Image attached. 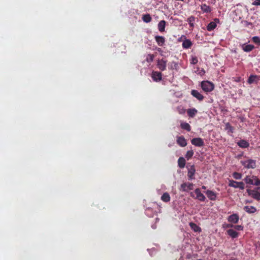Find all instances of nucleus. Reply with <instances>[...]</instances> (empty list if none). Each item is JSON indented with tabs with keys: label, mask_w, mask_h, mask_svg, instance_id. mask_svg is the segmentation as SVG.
<instances>
[{
	"label": "nucleus",
	"mask_w": 260,
	"mask_h": 260,
	"mask_svg": "<svg viewBox=\"0 0 260 260\" xmlns=\"http://www.w3.org/2000/svg\"><path fill=\"white\" fill-rule=\"evenodd\" d=\"M243 210L248 213H254L256 212V208L252 206H245L243 207Z\"/></svg>",
	"instance_id": "nucleus-19"
},
{
	"label": "nucleus",
	"mask_w": 260,
	"mask_h": 260,
	"mask_svg": "<svg viewBox=\"0 0 260 260\" xmlns=\"http://www.w3.org/2000/svg\"><path fill=\"white\" fill-rule=\"evenodd\" d=\"M228 221H229L230 223L234 224L238 223L239 221L238 215L236 213L231 215L228 217Z\"/></svg>",
	"instance_id": "nucleus-15"
},
{
	"label": "nucleus",
	"mask_w": 260,
	"mask_h": 260,
	"mask_svg": "<svg viewBox=\"0 0 260 260\" xmlns=\"http://www.w3.org/2000/svg\"><path fill=\"white\" fill-rule=\"evenodd\" d=\"M194 20H196V18L194 16H189L188 18H187V22H188L189 27H194L193 22L194 21Z\"/></svg>",
	"instance_id": "nucleus-30"
},
{
	"label": "nucleus",
	"mask_w": 260,
	"mask_h": 260,
	"mask_svg": "<svg viewBox=\"0 0 260 260\" xmlns=\"http://www.w3.org/2000/svg\"><path fill=\"white\" fill-rule=\"evenodd\" d=\"M247 192L248 195L252 197L253 199L260 201V194L258 192L256 191L255 190L248 189Z\"/></svg>",
	"instance_id": "nucleus-7"
},
{
	"label": "nucleus",
	"mask_w": 260,
	"mask_h": 260,
	"mask_svg": "<svg viewBox=\"0 0 260 260\" xmlns=\"http://www.w3.org/2000/svg\"><path fill=\"white\" fill-rule=\"evenodd\" d=\"M234 229L237 231H243V226L240 225H236L234 226Z\"/></svg>",
	"instance_id": "nucleus-40"
},
{
	"label": "nucleus",
	"mask_w": 260,
	"mask_h": 260,
	"mask_svg": "<svg viewBox=\"0 0 260 260\" xmlns=\"http://www.w3.org/2000/svg\"><path fill=\"white\" fill-rule=\"evenodd\" d=\"M197 260H202V259H197Z\"/></svg>",
	"instance_id": "nucleus-50"
},
{
	"label": "nucleus",
	"mask_w": 260,
	"mask_h": 260,
	"mask_svg": "<svg viewBox=\"0 0 260 260\" xmlns=\"http://www.w3.org/2000/svg\"><path fill=\"white\" fill-rule=\"evenodd\" d=\"M241 164L247 169H254L256 167L255 161L253 159H248L241 161Z\"/></svg>",
	"instance_id": "nucleus-3"
},
{
	"label": "nucleus",
	"mask_w": 260,
	"mask_h": 260,
	"mask_svg": "<svg viewBox=\"0 0 260 260\" xmlns=\"http://www.w3.org/2000/svg\"><path fill=\"white\" fill-rule=\"evenodd\" d=\"M186 112L187 116L190 118L194 117L198 112L197 110L194 108H189L187 110Z\"/></svg>",
	"instance_id": "nucleus-16"
},
{
	"label": "nucleus",
	"mask_w": 260,
	"mask_h": 260,
	"mask_svg": "<svg viewBox=\"0 0 260 260\" xmlns=\"http://www.w3.org/2000/svg\"><path fill=\"white\" fill-rule=\"evenodd\" d=\"M237 144L239 146V147L242 148H247L249 146V143L248 142L244 140H241L237 143Z\"/></svg>",
	"instance_id": "nucleus-22"
},
{
	"label": "nucleus",
	"mask_w": 260,
	"mask_h": 260,
	"mask_svg": "<svg viewBox=\"0 0 260 260\" xmlns=\"http://www.w3.org/2000/svg\"><path fill=\"white\" fill-rule=\"evenodd\" d=\"M166 21L165 20H161L158 24V29L160 32L165 31Z\"/></svg>",
	"instance_id": "nucleus-24"
},
{
	"label": "nucleus",
	"mask_w": 260,
	"mask_h": 260,
	"mask_svg": "<svg viewBox=\"0 0 260 260\" xmlns=\"http://www.w3.org/2000/svg\"><path fill=\"white\" fill-rule=\"evenodd\" d=\"M194 192H195L196 196H194L193 193L192 192L190 193V196L194 199L199 200L201 202H204L205 201L206 197L201 192L200 189H196Z\"/></svg>",
	"instance_id": "nucleus-2"
},
{
	"label": "nucleus",
	"mask_w": 260,
	"mask_h": 260,
	"mask_svg": "<svg viewBox=\"0 0 260 260\" xmlns=\"http://www.w3.org/2000/svg\"><path fill=\"white\" fill-rule=\"evenodd\" d=\"M154 60V55L151 54L147 55L146 57V61L148 62H152Z\"/></svg>",
	"instance_id": "nucleus-35"
},
{
	"label": "nucleus",
	"mask_w": 260,
	"mask_h": 260,
	"mask_svg": "<svg viewBox=\"0 0 260 260\" xmlns=\"http://www.w3.org/2000/svg\"><path fill=\"white\" fill-rule=\"evenodd\" d=\"M253 178H251L250 176H246L245 178V181L247 184H253Z\"/></svg>",
	"instance_id": "nucleus-32"
},
{
	"label": "nucleus",
	"mask_w": 260,
	"mask_h": 260,
	"mask_svg": "<svg viewBox=\"0 0 260 260\" xmlns=\"http://www.w3.org/2000/svg\"><path fill=\"white\" fill-rule=\"evenodd\" d=\"M226 233L228 235L231 237L233 239L237 238L239 236V233L236 232V231L233 229H230L226 231Z\"/></svg>",
	"instance_id": "nucleus-18"
},
{
	"label": "nucleus",
	"mask_w": 260,
	"mask_h": 260,
	"mask_svg": "<svg viewBox=\"0 0 260 260\" xmlns=\"http://www.w3.org/2000/svg\"><path fill=\"white\" fill-rule=\"evenodd\" d=\"M191 94L199 101H202L204 99V96L196 89H192Z\"/></svg>",
	"instance_id": "nucleus-14"
},
{
	"label": "nucleus",
	"mask_w": 260,
	"mask_h": 260,
	"mask_svg": "<svg viewBox=\"0 0 260 260\" xmlns=\"http://www.w3.org/2000/svg\"><path fill=\"white\" fill-rule=\"evenodd\" d=\"M257 78L256 75H251L249 78L248 79V83L249 84H252L255 82V79Z\"/></svg>",
	"instance_id": "nucleus-33"
},
{
	"label": "nucleus",
	"mask_w": 260,
	"mask_h": 260,
	"mask_svg": "<svg viewBox=\"0 0 260 260\" xmlns=\"http://www.w3.org/2000/svg\"><path fill=\"white\" fill-rule=\"evenodd\" d=\"M216 23H219V19L218 18H215L214 21H212L208 23L207 27H206L208 31H212L215 29V27H217Z\"/></svg>",
	"instance_id": "nucleus-10"
},
{
	"label": "nucleus",
	"mask_w": 260,
	"mask_h": 260,
	"mask_svg": "<svg viewBox=\"0 0 260 260\" xmlns=\"http://www.w3.org/2000/svg\"><path fill=\"white\" fill-rule=\"evenodd\" d=\"M201 9L203 13H209L211 11V8L210 6L207 5L206 4H203L201 6Z\"/></svg>",
	"instance_id": "nucleus-20"
},
{
	"label": "nucleus",
	"mask_w": 260,
	"mask_h": 260,
	"mask_svg": "<svg viewBox=\"0 0 260 260\" xmlns=\"http://www.w3.org/2000/svg\"><path fill=\"white\" fill-rule=\"evenodd\" d=\"M252 178H254V182H253L252 185H255L256 186H258L260 185V180H258V178H256L255 176H252Z\"/></svg>",
	"instance_id": "nucleus-39"
},
{
	"label": "nucleus",
	"mask_w": 260,
	"mask_h": 260,
	"mask_svg": "<svg viewBox=\"0 0 260 260\" xmlns=\"http://www.w3.org/2000/svg\"><path fill=\"white\" fill-rule=\"evenodd\" d=\"M234 225L233 224H226V228H234Z\"/></svg>",
	"instance_id": "nucleus-44"
},
{
	"label": "nucleus",
	"mask_w": 260,
	"mask_h": 260,
	"mask_svg": "<svg viewBox=\"0 0 260 260\" xmlns=\"http://www.w3.org/2000/svg\"><path fill=\"white\" fill-rule=\"evenodd\" d=\"M259 119H260V115H259Z\"/></svg>",
	"instance_id": "nucleus-51"
},
{
	"label": "nucleus",
	"mask_w": 260,
	"mask_h": 260,
	"mask_svg": "<svg viewBox=\"0 0 260 260\" xmlns=\"http://www.w3.org/2000/svg\"><path fill=\"white\" fill-rule=\"evenodd\" d=\"M177 1H183V0H177Z\"/></svg>",
	"instance_id": "nucleus-49"
},
{
	"label": "nucleus",
	"mask_w": 260,
	"mask_h": 260,
	"mask_svg": "<svg viewBox=\"0 0 260 260\" xmlns=\"http://www.w3.org/2000/svg\"><path fill=\"white\" fill-rule=\"evenodd\" d=\"M180 127L187 132H190V125L187 122L181 123V124H180Z\"/></svg>",
	"instance_id": "nucleus-29"
},
{
	"label": "nucleus",
	"mask_w": 260,
	"mask_h": 260,
	"mask_svg": "<svg viewBox=\"0 0 260 260\" xmlns=\"http://www.w3.org/2000/svg\"><path fill=\"white\" fill-rule=\"evenodd\" d=\"M254 190H255V191L258 192V193H259L260 194V187H256V188L254 189Z\"/></svg>",
	"instance_id": "nucleus-45"
},
{
	"label": "nucleus",
	"mask_w": 260,
	"mask_h": 260,
	"mask_svg": "<svg viewBox=\"0 0 260 260\" xmlns=\"http://www.w3.org/2000/svg\"><path fill=\"white\" fill-rule=\"evenodd\" d=\"M161 51V49L160 48H158V51Z\"/></svg>",
	"instance_id": "nucleus-47"
},
{
	"label": "nucleus",
	"mask_w": 260,
	"mask_h": 260,
	"mask_svg": "<svg viewBox=\"0 0 260 260\" xmlns=\"http://www.w3.org/2000/svg\"><path fill=\"white\" fill-rule=\"evenodd\" d=\"M178 68V64L175 62L173 61L170 62V70H176Z\"/></svg>",
	"instance_id": "nucleus-36"
},
{
	"label": "nucleus",
	"mask_w": 260,
	"mask_h": 260,
	"mask_svg": "<svg viewBox=\"0 0 260 260\" xmlns=\"http://www.w3.org/2000/svg\"><path fill=\"white\" fill-rule=\"evenodd\" d=\"M142 20L145 23H149L151 21L152 18L150 14H144L142 16Z\"/></svg>",
	"instance_id": "nucleus-28"
},
{
	"label": "nucleus",
	"mask_w": 260,
	"mask_h": 260,
	"mask_svg": "<svg viewBox=\"0 0 260 260\" xmlns=\"http://www.w3.org/2000/svg\"><path fill=\"white\" fill-rule=\"evenodd\" d=\"M192 46V42L190 40L186 39L182 42V46L184 49H189Z\"/></svg>",
	"instance_id": "nucleus-21"
},
{
	"label": "nucleus",
	"mask_w": 260,
	"mask_h": 260,
	"mask_svg": "<svg viewBox=\"0 0 260 260\" xmlns=\"http://www.w3.org/2000/svg\"><path fill=\"white\" fill-rule=\"evenodd\" d=\"M197 62H198V59L197 58V57H192L191 63L192 64H196Z\"/></svg>",
	"instance_id": "nucleus-41"
},
{
	"label": "nucleus",
	"mask_w": 260,
	"mask_h": 260,
	"mask_svg": "<svg viewBox=\"0 0 260 260\" xmlns=\"http://www.w3.org/2000/svg\"><path fill=\"white\" fill-rule=\"evenodd\" d=\"M193 189V184L189 182H184L180 185V190L187 192L190 190Z\"/></svg>",
	"instance_id": "nucleus-5"
},
{
	"label": "nucleus",
	"mask_w": 260,
	"mask_h": 260,
	"mask_svg": "<svg viewBox=\"0 0 260 260\" xmlns=\"http://www.w3.org/2000/svg\"><path fill=\"white\" fill-rule=\"evenodd\" d=\"M226 129L232 133L234 132V128L229 124V123H227L226 124Z\"/></svg>",
	"instance_id": "nucleus-37"
},
{
	"label": "nucleus",
	"mask_w": 260,
	"mask_h": 260,
	"mask_svg": "<svg viewBox=\"0 0 260 260\" xmlns=\"http://www.w3.org/2000/svg\"><path fill=\"white\" fill-rule=\"evenodd\" d=\"M166 64H167V60L164 58H161V59H158L157 61V66L159 70L161 71H164L166 69Z\"/></svg>",
	"instance_id": "nucleus-8"
},
{
	"label": "nucleus",
	"mask_w": 260,
	"mask_h": 260,
	"mask_svg": "<svg viewBox=\"0 0 260 260\" xmlns=\"http://www.w3.org/2000/svg\"><path fill=\"white\" fill-rule=\"evenodd\" d=\"M252 41L253 43L258 46H260V38L258 37H253L252 38Z\"/></svg>",
	"instance_id": "nucleus-34"
},
{
	"label": "nucleus",
	"mask_w": 260,
	"mask_h": 260,
	"mask_svg": "<svg viewBox=\"0 0 260 260\" xmlns=\"http://www.w3.org/2000/svg\"><path fill=\"white\" fill-rule=\"evenodd\" d=\"M189 226L191 227V229L193 230L194 232H201V229L198 225L194 223L193 222H190Z\"/></svg>",
	"instance_id": "nucleus-25"
},
{
	"label": "nucleus",
	"mask_w": 260,
	"mask_h": 260,
	"mask_svg": "<svg viewBox=\"0 0 260 260\" xmlns=\"http://www.w3.org/2000/svg\"><path fill=\"white\" fill-rule=\"evenodd\" d=\"M154 39H155L156 42L158 46H163L165 43V38L164 37L156 36L154 37Z\"/></svg>",
	"instance_id": "nucleus-17"
},
{
	"label": "nucleus",
	"mask_w": 260,
	"mask_h": 260,
	"mask_svg": "<svg viewBox=\"0 0 260 260\" xmlns=\"http://www.w3.org/2000/svg\"><path fill=\"white\" fill-rule=\"evenodd\" d=\"M252 4L253 6H260V0H255Z\"/></svg>",
	"instance_id": "nucleus-42"
},
{
	"label": "nucleus",
	"mask_w": 260,
	"mask_h": 260,
	"mask_svg": "<svg viewBox=\"0 0 260 260\" xmlns=\"http://www.w3.org/2000/svg\"><path fill=\"white\" fill-rule=\"evenodd\" d=\"M205 194L210 201H215L217 198V193L210 190L205 191Z\"/></svg>",
	"instance_id": "nucleus-11"
},
{
	"label": "nucleus",
	"mask_w": 260,
	"mask_h": 260,
	"mask_svg": "<svg viewBox=\"0 0 260 260\" xmlns=\"http://www.w3.org/2000/svg\"><path fill=\"white\" fill-rule=\"evenodd\" d=\"M161 73L158 71H152L151 77L153 81L158 82L161 80Z\"/></svg>",
	"instance_id": "nucleus-13"
},
{
	"label": "nucleus",
	"mask_w": 260,
	"mask_h": 260,
	"mask_svg": "<svg viewBox=\"0 0 260 260\" xmlns=\"http://www.w3.org/2000/svg\"><path fill=\"white\" fill-rule=\"evenodd\" d=\"M254 48V46L253 45H245L243 44L242 49L244 51L246 52H250Z\"/></svg>",
	"instance_id": "nucleus-23"
},
{
	"label": "nucleus",
	"mask_w": 260,
	"mask_h": 260,
	"mask_svg": "<svg viewBox=\"0 0 260 260\" xmlns=\"http://www.w3.org/2000/svg\"><path fill=\"white\" fill-rule=\"evenodd\" d=\"M230 260H236V259H231Z\"/></svg>",
	"instance_id": "nucleus-48"
},
{
	"label": "nucleus",
	"mask_w": 260,
	"mask_h": 260,
	"mask_svg": "<svg viewBox=\"0 0 260 260\" xmlns=\"http://www.w3.org/2000/svg\"><path fill=\"white\" fill-rule=\"evenodd\" d=\"M201 188H202L203 189H206V187L205 186H204V185H203L202 187H201Z\"/></svg>",
	"instance_id": "nucleus-46"
},
{
	"label": "nucleus",
	"mask_w": 260,
	"mask_h": 260,
	"mask_svg": "<svg viewBox=\"0 0 260 260\" xmlns=\"http://www.w3.org/2000/svg\"><path fill=\"white\" fill-rule=\"evenodd\" d=\"M201 88L206 92H210L214 89V85L208 81H203L201 82Z\"/></svg>",
	"instance_id": "nucleus-1"
},
{
	"label": "nucleus",
	"mask_w": 260,
	"mask_h": 260,
	"mask_svg": "<svg viewBox=\"0 0 260 260\" xmlns=\"http://www.w3.org/2000/svg\"><path fill=\"white\" fill-rule=\"evenodd\" d=\"M185 160L184 157H180L178 159V166L180 169H182L185 167Z\"/></svg>",
	"instance_id": "nucleus-26"
},
{
	"label": "nucleus",
	"mask_w": 260,
	"mask_h": 260,
	"mask_svg": "<svg viewBox=\"0 0 260 260\" xmlns=\"http://www.w3.org/2000/svg\"><path fill=\"white\" fill-rule=\"evenodd\" d=\"M194 173H196V169L194 165H191L187 171V177H188L189 180L194 179Z\"/></svg>",
	"instance_id": "nucleus-9"
},
{
	"label": "nucleus",
	"mask_w": 260,
	"mask_h": 260,
	"mask_svg": "<svg viewBox=\"0 0 260 260\" xmlns=\"http://www.w3.org/2000/svg\"><path fill=\"white\" fill-rule=\"evenodd\" d=\"M229 186L234 188H239L241 189H244V184L243 182H236L234 180H230Z\"/></svg>",
	"instance_id": "nucleus-4"
},
{
	"label": "nucleus",
	"mask_w": 260,
	"mask_h": 260,
	"mask_svg": "<svg viewBox=\"0 0 260 260\" xmlns=\"http://www.w3.org/2000/svg\"><path fill=\"white\" fill-rule=\"evenodd\" d=\"M161 200L164 202L168 203L170 201V196L168 193L165 192L161 196Z\"/></svg>",
	"instance_id": "nucleus-27"
},
{
	"label": "nucleus",
	"mask_w": 260,
	"mask_h": 260,
	"mask_svg": "<svg viewBox=\"0 0 260 260\" xmlns=\"http://www.w3.org/2000/svg\"><path fill=\"white\" fill-rule=\"evenodd\" d=\"M177 144L180 147H184L187 145L186 140L183 136H178L177 137Z\"/></svg>",
	"instance_id": "nucleus-12"
},
{
	"label": "nucleus",
	"mask_w": 260,
	"mask_h": 260,
	"mask_svg": "<svg viewBox=\"0 0 260 260\" xmlns=\"http://www.w3.org/2000/svg\"><path fill=\"white\" fill-rule=\"evenodd\" d=\"M193 150H188L187 151L186 155H185V157H186L187 160H189L193 155Z\"/></svg>",
	"instance_id": "nucleus-31"
},
{
	"label": "nucleus",
	"mask_w": 260,
	"mask_h": 260,
	"mask_svg": "<svg viewBox=\"0 0 260 260\" xmlns=\"http://www.w3.org/2000/svg\"><path fill=\"white\" fill-rule=\"evenodd\" d=\"M244 23H245V26L246 27H248L249 26H252L253 25V24H252V22H248V21H244Z\"/></svg>",
	"instance_id": "nucleus-43"
},
{
	"label": "nucleus",
	"mask_w": 260,
	"mask_h": 260,
	"mask_svg": "<svg viewBox=\"0 0 260 260\" xmlns=\"http://www.w3.org/2000/svg\"><path fill=\"white\" fill-rule=\"evenodd\" d=\"M191 143L192 145L196 147H201L204 145L203 139L201 138H194L191 140Z\"/></svg>",
	"instance_id": "nucleus-6"
},
{
	"label": "nucleus",
	"mask_w": 260,
	"mask_h": 260,
	"mask_svg": "<svg viewBox=\"0 0 260 260\" xmlns=\"http://www.w3.org/2000/svg\"><path fill=\"white\" fill-rule=\"evenodd\" d=\"M234 178L238 180L241 178L242 175L239 173L234 172L233 174Z\"/></svg>",
	"instance_id": "nucleus-38"
}]
</instances>
